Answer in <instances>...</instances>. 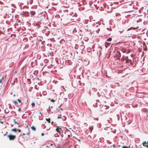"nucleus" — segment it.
<instances>
[{
	"label": "nucleus",
	"mask_w": 148,
	"mask_h": 148,
	"mask_svg": "<svg viewBox=\"0 0 148 148\" xmlns=\"http://www.w3.org/2000/svg\"><path fill=\"white\" fill-rule=\"evenodd\" d=\"M8 133V132H6V134L7 133Z\"/></svg>",
	"instance_id": "obj_55"
},
{
	"label": "nucleus",
	"mask_w": 148,
	"mask_h": 148,
	"mask_svg": "<svg viewBox=\"0 0 148 148\" xmlns=\"http://www.w3.org/2000/svg\"><path fill=\"white\" fill-rule=\"evenodd\" d=\"M0 123H1L2 124H3V122L1 121H0Z\"/></svg>",
	"instance_id": "obj_44"
},
{
	"label": "nucleus",
	"mask_w": 148,
	"mask_h": 148,
	"mask_svg": "<svg viewBox=\"0 0 148 148\" xmlns=\"http://www.w3.org/2000/svg\"><path fill=\"white\" fill-rule=\"evenodd\" d=\"M56 131L58 132L59 133L60 130L58 129V127L56 129Z\"/></svg>",
	"instance_id": "obj_16"
},
{
	"label": "nucleus",
	"mask_w": 148,
	"mask_h": 148,
	"mask_svg": "<svg viewBox=\"0 0 148 148\" xmlns=\"http://www.w3.org/2000/svg\"><path fill=\"white\" fill-rule=\"evenodd\" d=\"M112 40V38H110V37L109 38H108L107 39V40L108 41H111V40Z\"/></svg>",
	"instance_id": "obj_15"
},
{
	"label": "nucleus",
	"mask_w": 148,
	"mask_h": 148,
	"mask_svg": "<svg viewBox=\"0 0 148 148\" xmlns=\"http://www.w3.org/2000/svg\"><path fill=\"white\" fill-rule=\"evenodd\" d=\"M107 29H108V30H109V28H107Z\"/></svg>",
	"instance_id": "obj_54"
},
{
	"label": "nucleus",
	"mask_w": 148,
	"mask_h": 148,
	"mask_svg": "<svg viewBox=\"0 0 148 148\" xmlns=\"http://www.w3.org/2000/svg\"><path fill=\"white\" fill-rule=\"evenodd\" d=\"M142 110L144 112H147V110L146 108H144L142 109Z\"/></svg>",
	"instance_id": "obj_12"
},
{
	"label": "nucleus",
	"mask_w": 148,
	"mask_h": 148,
	"mask_svg": "<svg viewBox=\"0 0 148 148\" xmlns=\"http://www.w3.org/2000/svg\"><path fill=\"white\" fill-rule=\"evenodd\" d=\"M31 105L32 106V107H34L35 106V103L34 102H33L32 104H31Z\"/></svg>",
	"instance_id": "obj_17"
},
{
	"label": "nucleus",
	"mask_w": 148,
	"mask_h": 148,
	"mask_svg": "<svg viewBox=\"0 0 148 148\" xmlns=\"http://www.w3.org/2000/svg\"><path fill=\"white\" fill-rule=\"evenodd\" d=\"M66 130H67V132H70V131L69 130L67 129H66Z\"/></svg>",
	"instance_id": "obj_42"
},
{
	"label": "nucleus",
	"mask_w": 148,
	"mask_h": 148,
	"mask_svg": "<svg viewBox=\"0 0 148 148\" xmlns=\"http://www.w3.org/2000/svg\"><path fill=\"white\" fill-rule=\"evenodd\" d=\"M108 109V107L106 106H102L100 108L101 111L104 113H107L108 111H107V109Z\"/></svg>",
	"instance_id": "obj_2"
},
{
	"label": "nucleus",
	"mask_w": 148,
	"mask_h": 148,
	"mask_svg": "<svg viewBox=\"0 0 148 148\" xmlns=\"http://www.w3.org/2000/svg\"><path fill=\"white\" fill-rule=\"evenodd\" d=\"M13 96H15V94H14Z\"/></svg>",
	"instance_id": "obj_52"
},
{
	"label": "nucleus",
	"mask_w": 148,
	"mask_h": 148,
	"mask_svg": "<svg viewBox=\"0 0 148 148\" xmlns=\"http://www.w3.org/2000/svg\"><path fill=\"white\" fill-rule=\"evenodd\" d=\"M23 12L24 13V15H25V16H28L29 15V13L28 12H25V11L24 12Z\"/></svg>",
	"instance_id": "obj_7"
},
{
	"label": "nucleus",
	"mask_w": 148,
	"mask_h": 148,
	"mask_svg": "<svg viewBox=\"0 0 148 148\" xmlns=\"http://www.w3.org/2000/svg\"><path fill=\"white\" fill-rule=\"evenodd\" d=\"M17 100L18 101L19 103H21V105L22 104V103L21 102V101L19 99H18Z\"/></svg>",
	"instance_id": "obj_21"
},
{
	"label": "nucleus",
	"mask_w": 148,
	"mask_h": 148,
	"mask_svg": "<svg viewBox=\"0 0 148 148\" xmlns=\"http://www.w3.org/2000/svg\"><path fill=\"white\" fill-rule=\"evenodd\" d=\"M54 136L55 137H59L60 136V135H59V134L57 133L54 135Z\"/></svg>",
	"instance_id": "obj_11"
},
{
	"label": "nucleus",
	"mask_w": 148,
	"mask_h": 148,
	"mask_svg": "<svg viewBox=\"0 0 148 148\" xmlns=\"http://www.w3.org/2000/svg\"><path fill=\"white\" fill-rule=\"evenodd\" d=\"M21 110L20 108H19L18 109V111L20 112Z\"/></svg>",
	"instance_id": "obj_36"
},
{
	"label": "nucleus",
	"mask_w": 148,
	"mask_h": 148,
	"mask_svg": "<svg viewBox=\"0 0 148 148\" xmlns=\"http://www.w3.org/2000/svg\"><path fill=\"white\" fill-rule=\"evenodd\" d=\"M13 121H14L15 124H18V123H17V122L16 121V120L15 119H14L13 120Z\"/></svg>",
	"instance_id": "obj_22"
},
{
	"label": "nucleus",
	"mask_w": 148,
	"mask_h": 148,
	"mask_svg": "<svg viewBox=\"0 0 148 148\" xmlns=\"http://www.w3.org/2000/svg\"><path fill=\"white\" fill-rule=\"evenodd\" d=\"M145 2L147 5H148V0H145Z\"/></svg>",
	"instance_id": "obj_20"
},
{
	"label": "nucleus",
	"mask_w": 148,
	"mask_h": 148,
	"mask_svg": "<svg viewBox=\"0 0 148 148\" xmlns=\"http://www.w3.org/2000/svg\"><path fill=\"white\" fill-rule=\"evenodd\" d=\"M30 4H31V3H31V2H30Z\"/></svg>",
	"instance_id": "obj_60"
},
{
	"label": "nucleus",
	"mask_w": 148,
	"mask_h": 148,
	"mask_svg": "<svg viewBox=\"0 0 148 148\" xmlns=\"http://www.w3.org/2000/svg\"><path fill=\"white\" fill-rule=\"evenodd\" d=\"M116 56L117 58H120L121 56L120 53L119 51H117L116 53Z\"/></svg>",
	"instance_id": "obj_4"
},
{
	"label": "nucleus",
	"mask_w": 148,
	"mask_h": 148,
	"mask_svg": "<svg viewBox=\"0 0 148 148\" xmlns=\"http://www.w3.org/2000/svg\"><path fill=\"white\" fill-rule=\"evenodd\" d=\"M131 28H133V29H135V28L134 27H131V28H129V29H127V31H128V30H130V29H131Z\"/></svg>",
	"instance_id": "obj_30"
},
{
	"label": "nucleus",
	"mask_w": 148,
	"mask_h": 148,
	"mask_svg": "<svg viewBox=\"0 0 148 148\" xmlns=\"http://www.w3.org/2000/svg\"><path fill=\"white\" fill-rule=\"evenodd\" d=\"M147 142H146V141H144L142 143L143 145L145 147H146V146L147 145Z\"/></svg>",
	"instance_id": "obj_9"
},
{
	"label": "nucleus",
	"mask_w": 148,
	"mask_h": 148,
	"mask_svg": "<svg viewBox=\"0 0 148 148\" xmlns=\"http://www.w3.org/2000/svg\"><path fill=\"white\" fill-rule=\"evenodd\" d=\"M60 106H59V107H58V108H60Z\"/></svg>",
	"instance_id": "obj_53"
},
{
	"label": "nucleus",
	"mask_w": 148,
	"mask_h": 148,
	"mask_svg": "<svg viewBox=\"0 0 148 148\" xmlns=\"http://www.w3.org/2000/svg\"><path fill=\"white\" fill-rule=\"evenodd\" d=\"M3 117H5V116H3Z\"/></svg>",
	"instance_id": "obj_57"
},
{
	"label": "nucleus",
	"mask_w": 148,
	"mask_h": 148,
	"mask_svg": "<svg viewBox=\"0 0 148 148\" xmlns=\"http://www.w3.org/2000/svg\"><path fill=\"white\" fill-rule=\"evenodd\" d=\"M33 1V0H31V1Z\"/></svg>",
	"instance_id": "obj_63"
},
{
	"label": "nucleus",
	"mask_w": 148,
	"mask_h": 148,
	"mask_svg": "<svg viewBox=\"0 0 148 148\" xmlns=\"http://www.w3.org/2000/svg\"><path fill=\"white\" fill-rule=\"evenodd\" d=\"M25 138L26 140H27L29 138L28 137H25Z\"/></svg>",
	"instance_id": "obj_34"
},
{
	"label": "nucleus",
	"mask_w": 148,
	"mask_h": 148,
	"mask_svg": "<svg viewBox=\"0 0 148 148\" xmlns=\"http://www.w3.org/2000/svg\"><path fill=\"white\" fill-rule=\"evenodd\" d=\"M84 47H85V46L84 45H81L79 47L80 49L81 50H83Z\"/></svg>",
	"instance_id": "obj_10"
},
{
	"label": "nucleus",
	"mask_w": 148,
	"mask_h": 148,
	"mask_svg": "<svg viewBox=\"0 0 148 148\" xmlns=\"http://www.w3.org/2000/svg\"><path fill=\"white\" fill-rule=\"evenodd\" d=\"M37 39L39 41H42V40L43 39V38L41 36H38L37 37Z\"/></svg>",
	"instance_id": "obj_6"
},
{
	"label": "nucleus",
	"mask_w": 148,
	"mask_h": 148,
	"mask_svg": "<svg viewBox=\"0 0 148 148\" xmlns=\"http://www.w3.org/2000/svg\"><path fill=\"white\" fill-rule=\"evenodd\" d=\"M60 109H61V110H63V109H62V108H61Z\"/></svg>",
	"instance_id": "obj_51"
},
{
	"label": "nucleus",
	"mask_w": 148,
	"mask_h": 148,
	"mask_svg": "<svg viewBox=\"0 0 148 148\" xmlns=\"http://www.w3.org/2000/svg\"><path fill=\"white\" fill-rule=\"evenodd\" d=\"M16 136L12 135L10 134L8 135V137L9 138V139L10 140H14L16 138Z\"/></svg>",
	"instance_id": "obj_3"
},
{
	"label": "nucleus",
	"mask_w": 148,
	"mask_h": 148,
	"mask_svg": "<svg viewBox=\"0 0 148 148\" xmlns=\"http://www.w3.org/2000/svg\"><path fill=\"white\" fill-rule=\"evenodd\" d=\"M42 125H43V126H45V125H44V124H42Z\"/></svg>",
	"instance_id": "obj_56"
},
{
	"label": "nucleus",
	"mask_w": 148,
	"mask_h": 148,
	"mask_svg": "<svg viewBox=\"0 0 148 148\" xmlns=\"http://www.w3.org/2000/svg\"><path fill=\"white\" fill-rule=\"evenodd\" d=\"M46 93H47V92L46 91H44L43 92V94L45 95L46 94Z\"/></svg>",
	"instance_id": "obj_31"
},
{
	"label": "nucleus",
	"mask_w": 148,
	"mask_h": 148,
	"mask_svg": "<svg viewBox=\"0 0 148 148\" xmlns=\"http://www.w3.org/2000/svg\"><path fill=\"white\" fill-rule=\"evenodd\" d=\"M111 43H108L106 42L105 44V46L106 48H108V46H109Z\"/></svg>",
	"instance_id": "obj_5"
},
{
	"label": "nucleus",
	"mask_w": 148,
	"mask_h": 148,
	"mask_svg": "<svg viewBox=\"0 0 148 148\" xmlns=\"http://www.w3.org/2000/svg\"><path fill=\"white\" fill-rule=\"evenodd\" d=\"M9 108H11V106L10 105L9 106Z\"/></svg>",
	"instance_id": "obj_47"
},
{
	"label": "nucleus",
	"mask_w": 148,
	"mask_h": 148,
	"mask_svg": "<svg viewBox=\"0 0 148 148\" xmlns=\"http://www.w3.org/2000/svg\"><path fill=\"white\" fill-rule=\"evenodd\" d=\"M13 103H14V104H17V102L16 101H14Z\"/></svg>",
	"instance_id": "obj_23"
},
{
	"label": "nucleus",
	"mask_w": 148,
	"mask_h": 148,
	"mask_svg": "<svg viewBox=\"0 0 148 148\" xmlns=\"http://www.w3.org/2000/svg\"><path fill=\"white\" fill-rule=\"evenodd\" d=\"M46 120L49 123H50V119L49 118V119H46Z\"/></svg>",
	"instance_id": "obj_14"
},
{
	"label": "nucleus",
	"mask_w": 148,
	"mask_h": 148,
	"mask_svg": "<svg viewBox=\"0 0 148 148\" xmlns=\"http://www.w3.org/2000/svg\"><path fill=\"white\" fill-rule=\"evenodd\" d=\"M74 29H75V30H73V32H75V28Z\"/></svg>",
	"instance_id": "obj_45"
},
{
	"label": "nucleus",
	"mask_w": 148,
	"mask_h": 148,
	"mask_svg": "<svg viewBox=\"0 0 148 148\" xmlns=\"http://www.w3.org/2000/svg\"><path fill=\"white\" fill-rule=\"evenodd\" d=\"M27 80H28V81H30V79H27Z\"/></svg>",
	"instance_id": "obj_46"
},
{
	"label": "nucleus",
	"mask_w": 148,
	"mask_h": 148,
	"mask_svg": "<svg viewBox=\"0 0 148 148\" xmlns=\"http://www.w3.org/2000/svg\"><path fill=\"white\" fill-rule=\"evenodd\" d=\"M63 132V131L62 130V131L61 130H60V132H59V134H61Z\"/></svg>",
	"instance_id": "obj_28"
},
{
	"label": "nucleus",
	"mask_w": 148,
	"mask_h": 148,
	"mask_svg": "<svg viewBox=\"0 0 148 148\" xmlns=\"http://www.w3.org/2000/svg\"><path fill=\"white\" fill-rule=\"evenodd\" d=\"M50 106H49V108H50Z\"/></svg>",
	"instance_id": "obj_58"
},
{
	"label": "nucleus",
	"mask_w": 148,
	"mask_h": 148,
	"mask_svg": "<svg viewBox=\"0 0 148 148\" xmlns=\"http://www.w3.org/2000/svg\"><path fill=\"white\" fill-rule=\"evenodd\" d=\"M30 133L29 132H28L27 133V134L28 135H29Z\"/></svg>",
	"instance_id": "obj_43"
},
{
	"label": "nucleus",
	"mask_w": 148,
	"mask_h": 148,
	"mask_svg": "<svg viewBox=\"0 0 148 148\" xmlns=\"http://www.w3.org/2000/svg\"><path fill=\"white\" fill-rule=\"evenodd\" d=\"M30 13L31 15V16H32L35 15L36 14V12L34 11H31Z\"/></svg>",
	"instance_id": "obj_8"
},
{
	"label": "nucleus",
	"mask_w": 148,
	"mask_h": 148,
	"mask_svg": "<svg viewBox=\"0 0 148 148\" xmlns=\"http://www.w3.org/2000/svg\"><path fill=\"white\" fill-rule=\"evenodd\" d=\"M97 127L99 128L101 127V125L100 124H98L97 125Z\"/></svg>",
	"instance_id": "obj_19"
},
{
	"label": "nucleus",
	"mask_w": 148,
	"mask_h": 148,
	"mask_svg": "<svg viewBox=\"0 0 148 148\" xmlns=\"http://www.w3.org/2000/svg\"><path fill=\"white\" fill-rule=\"evenodd\" d=\"M3 79V78H2L1 79H0V83L3 84V83L2 82V80Z\"/></svg>",
	"instance_id": "obj_27"
},
{
	"label": "nucleus",
	"mask_w": 148,
	"mask_h": 148,
	"mask_svg": "<svg viewBox=\"0 0 148 148\" xmlns=\"http://www.w3.org/2000/svg\"><path fill=\"white\" fill-rule=\"evenodd\" d=\"M51 101L53 102L55 101V100L53 99H51Z\"/></svg>",
	"instance_id": "obj_32"
},
{
	"label": "nucleus",
	"mask_w": 148,
	"mask_h": 148,
	"mask_svg": "<svg viewBox=\"0 0 148 148\" xmlns=\"http://www.w3.org/2000/svg\"><path fill=\"white\" fill-rule=\"evenodd\" d=\"M12 131L16 132V129L15 128L13 129H12Z\"/></svg>",
	"instance_id": "obj_25"
},
{
	"label": "nucleus",
	"mask_w": 148,
	"mask_h": 148,
	"mask_svg": "<svg viewBox=\"0 0 148 148\" xmlns=\"http://www.w3.org/2000/svg\"><path fill=\"white\" fill-rule=\"evenodd\" d=\"M68 136L69 137L70 136V135L68 134Z\"/></svg>",
	"instance_id": "obj_49"
},
{
	"label": "nucleus",
	"mask_w": 148,
	"mask_h": 148,
	"mask_svg": "<svg viewBox=\"0 0 148 148\" xmlns=\"http://www.w3.org/2000/svg\"><path fill=\"white\" fill-rule=\"evenodd\" d=\"M4 112L5 113H8L9 112V110H6L5 109L4 110Z\"/></svg>",
	"instance_id": "obj_18"
},
{
	"label": "nucleus",
	"mask_w": 148,
	"mask_h": 148,
	"mask_svg": "<svg viewBox=\"0 0 148 148\" xmlns=\"http://www.w3.org/2000/svg\"><path fill=\"white\" fill-rule=\"evenodd\" d=\"M49 110V111H50V110ZM48 111H49V110H48Z\"/></svg>",
	"instance_id": "obj_61"
},
{
	"label": "nucleus",
	"mask_w": 148,
	"mask_h": 148,
	"mask_svg": "<svg viewBox=\"0 0 148 148\" xmlns=\"http://www.w3.org/2000/svg\"><path fill=\"white\" fill-rule=\"evenodd\" d=\"M146 147L147 148H148V141H147V144L146 146Z\"/></svg>",
	"instance_id": "obj_39"
},
{
	"label": "nucleus",
	"mask_w": 148,
	"mask_h": 148,
	"mask_svg": "<svg viewBox=\"0 0 148 148\" xmlns=\"http://www.w3.org/2000/svg\"><path fill=\"white\" fill-rule=\"evenodd\" d=\"M31 128L32 130H34V131H35L36 130V127H35L32 126Z\"/></svg>",
	"instance_id": "obj_13"
},
{
	"label": "nucleus",
	"mask_w": 148,
	"mask_h": 148,
	"mask_svg": "<svg viewBox=\"0 0 148 148\" xmlns=\"http://www.w3.org/2000/svg\"><path fill=\"white\" fill-rule=\"evenodd\" d=\"M124 61L125 62L126 64H127L126 66L128 67V66L130 65L132 66L133 67H134L135 65L133 63L132 61L131 60H130L128 58H127L125 59H124Z\"/></svg>",
	"instance_id": "obj_1"
},
{
	"label": "nucleus",
	"mask_w": 148,
	"mask_h": 148,
	"mask_svg": "<svg viewBox=\"0 0 148 148\" xmlns=\"http://www.w3.org/2000/svg\"><path fill=\"white\" fill-rule=\"evenodd\" d=\"M59 135H60V136L61 137H63V134H59Z\"/></svg>",
	"instance_id": "obj_29"
},
{
	"label": "nucleus",
	"mask_w": 148,
	"mask_h": 148,
	"mask_svg": "<svg viewBox=\"0 0 148 148\" xmlns=\"http://www.w3.org/2000/svg\"><path fill=\"white\" fill-rule=\"evenodd\" d=\"M61 115H59L57 117V118L58 119H59V118H61Z\"/></svg>",
	"instance_id": "obj_24"
},
{
	"label": "nucleus",
	"mask_w": 148,
	"mask_h": 148,
	"mask_svg": "<svg viewBox=\"0 0 148 148\" xmlns=\"http://www.w3.org/2000/svg\"><path fill=\"white\" fill-rule=\"evenodd\" d=\"M0 111L1 110L0 109Z\"/></svg>",
	"instance_id": "obj_64"
},
{
	"label": "nucleus",
	"mask_w": 148,
	"mask_h": 148,
	"mask_svg": "<svg viewBox=\"0 0 148 148\" xmlns=\"http://www.w3.org/2000/svg\"><path fill=\"white\" fill-rule=\"evenodd\" d=\"M53 121H52V122H51V124H53Z\"/></svg>",
	"instance_id": "obj_48"
},
{
	"label": "nucleus",
	"mask_w": 148,
	"mask_h": 148,
	"mask_svg": "<svg viewBox=\"0 0 148 148\" xmlns=\"http://www.w3.org/2000/svg\"><path fill=\"white\" fill-rule=\"evenodd\" d=\"M77 146H78V145H77V146H76V147H77Z\"/></svg>",
	"instance_id": "obj_62"
},
{
	"label": "nucleus",
	"mask_w": 148,
	"mask_h": 148,
	"mask_svg": "<svg viewBox=\"0 0 148 148\" xmlns=\"http://www.w3.org/2000/svg\"><path fill=\"white\" fill-rule=\"evenodd\" d=\"M18 132H21V130L19 129H18Z\"/></svg>",
	"instance_id": "obj_37"
},
{
	"label": "nucleus",
	"mask_w": 148,
	"mask_h": 148,
	"mask_svg": "<svg viewBox=\"0 0 148 148\" xmlns=\"http://www.w3.org/2000/svg\"><path fill=\"white\" fill-rule=\"evenodd\" d=\"M94 119L98 121V118H94Z\"/></svg>",
	"instance_id": "obj_26"
},
{
	"label": "nucleus",
	"mask_w": 148,
	"mask_h": 148,
	"mask_svg": "<svg viewBox=\"0 0 148 148\" xmlns=\"http://www.w3.org/2000/svg\"><path fill=\"white\" fill-rule=\"evenodd\" d=\"M44 135V134L43 133H41V135L42 136H43Z\"/></svg>",
	"instance_id": "obj_41"
},
{
	"label": "nucleus",
	"mask_w": 148,
	"mask_h": 148,
	"mask_svg": "<svg viewBox=\"0 0 148 148\" xmlns=\"http://www.w3.org/2000/svg\"><path fill=\"white\" fill-rule=\"evenodd\" d=\"M11 84L12 85H14V81Z\"/></svg>",
	"instance_id": "obj_38"
},
{
	"label": "nucleus",
	"mask_w": 148,
	"mask_h": 148,
	"mask_svg": "<svg viewBox=\"0 0 148 148\" xmlns=\"http://www.w3.org/2000/svg\"><path fill=\"white\" fill-rule=\"evenodd\" d=\"M107 143H109V144H110L111 143V142H110V141H108L107 140Z\"/></svg>",
	"instance_id": "obj_33"
},
{
	"label": "nucleus",
	"mask_w": 148,
	"mask_h": 148,
	"mask_svg": "<svg viewBox=\"0 0 148 148\" xmlns=\"http://www.w3.org/2000/svg\"><path fill=\"white\" fill-rule=\"evenodd\" d=\"M41 113H41V112L40 113V114H41Z\"/></svg>",
	"instance_id": "obj_59"
},
{
	"label": "nucleus",
	"mask_w": 148,
	"mask_h": 148,
	"mask_svg": "<svg viewBox=\"0 0 148 148\" xmlns=\"http://www.w3.org/2000/svg\"><path fill=\"white\" fill-rule=\"evenodd\" d=\"M23 135H25V134L23 133Z\"/></svg>",
	"instance_id": "obj_50"
},
{
	"label": "nucleus",
	"mask_w": 148,
	"mask_h": 148,
	"mask_svg": "<svg viewBox=\"0 0 148 148\" xmlns=\"http://www.w3.org/2000/svg\"><path fill=\"white\" fill-rule=\"evenodd\" d=\"M24 7H25V8H28V7H27V6H24V7H23V8H24Z\"/></svg>",
	"instance_id": "obj_40"
},
{
	"label": "nucleus",
	"mask_w": 148,
	"mask_h": 148,
	"mask_svg": "<svg viewBox=\"0 0 148 148\" xmlns=\"http://www.w3.org/2000/svg\"><path fill=\"white\" fill-rule=\"evenodd\" d=\"M58 129H59L60 130H61L62 131V129L61 128L58 127Z\"/></svg>",
	"instance_id": "obj_35"
}]
</instances>
